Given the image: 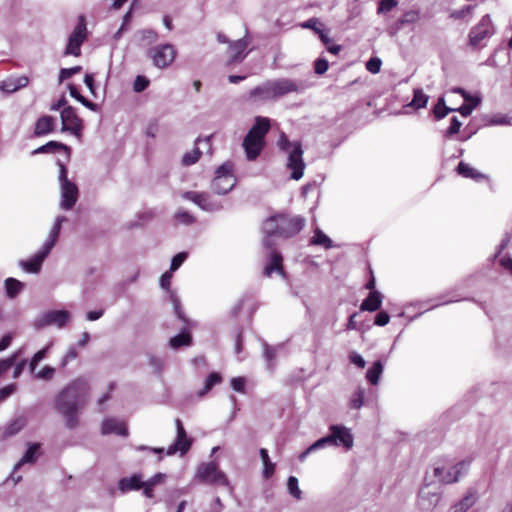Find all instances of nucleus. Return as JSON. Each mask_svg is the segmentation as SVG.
I'll return each mask as SVG.
<instances>
[{"label":"nucleus","instance_id":"c85d7f7f","mask_svg":"<svg viewBox=\"0 0 512 512\" xmlns=\"http://www.w3.org/2000/svg\"><path fill=\"white\" fill-rule=\"evenodd\" d=\"M476 500V492L469 491L459 502L451 507V512H466L475 504Z\"/></svg>","mask_w":512,"mask_h":512},{"label":"nucleus","instance_id":"5701e85b","mask_svg":"<svg viewBox=\"0 0 512 512\" xmlns=\"http://www.w3.org/2000/svg\"><path fill=\"white\" fill-rule=\"evenodd\" d=\"M101 432L104 435L117 434L123 437L128 436V429L124 422L116 418H107L102 422Z\"/></svg>","mask_w":512,"mask_h":512},{"label":"nucleus","instance_id":"c756f323","mask_svg":"<svg viewBox=\"0 0 512 512\" xmlns=\"http://www.w3.org/2000/svg\"><path fill=\"white\" fill-rule=\"evenodd\" d=\"M457 172L464 178H470L475 181H479L485 178V175L471 167L469 164L465 162H460L457 166Z\"/></svg>","mask_w":512,"mask_h":512},{"label":"nucleus","instance_id":"9b49d317","mask_svg":"<svg viewBox=\"0 0 512 512\" xmlns=\"http://www.w3.org/2000/svg\"><path fill=\"white\" fill-rule=\"evenodd\" d=\"M148 56L157 68L164 69L174 62L176 50L171 44H161L150 48Z\"/></svg>","mask_w":512,"mask_h":512},{"label":"nucleus","instance_id":"69168bd1","mask_svg":"<svg viewBox=\"0 0 512 512\" xmlns=\"http://www.w3.org/2000/svg\"><path fill=\"white\" fill-rule=\"evenodd\" d=\"M389 315L387 312L385 311H380L376 317H375V325H378V326H385L386 324L389 323Z\"/></svg>","mask_w":512,"mask_h":512},{"label":"nucleus","instance_id":"f03ea898","mask_svg":"<svg viewBox=\"0 0 512 512\" xmlns=\"http://www.w3.org/2000/svg\"><path fill=\"white\" fill-rule=\"evenodd\" d=\"M308 85L302 81L290 78H277L267 80L261 85L253 88L249 96L252 99L260 101L275 100L284 97L290 93H302Z\"/></svg>","mask_w":512,"mask_h":512},{"label":"nucleus","instance_id":"5fc2aeb1","mask_svg":"<svg viewBox=\"0 0 512 512\" xmlns=\"http://www.w3.org/2000/svg\"><path fill=\"white\" fill-rule=\"evenodd\" d=\"M461 125H462V123L458 120L457 117H455V116L452 117L450 126L448 127V129L445 132V136L451 137L452 135L458 133Z\"/></svg>","mask_w":512,"mask_h":512},{"label":"nucleus","instance_id":"20e7f679","mask_svg":"<svg viewBox=\"0 0 512 512\" xmlns=\"http://www.w3.org/2000/svg\"><path fill=\"white\" fill-rule=\"evenodd\" d=\"M270 129V120L266 117L257 116L255 123L248 131L243 140V148L245 150L246 158L249 161H254L260 155L264 148V138Z\"/></svg>","mask_w":512,"mask_h":512},{"label":"nucleus","instance_id":"774afa93","mask_svg":"<svg viewBox=\"0 0 512 512\" xmlns=\"http://www.w3.org/2000/svg\"><path fill=\"white\" fill-rule=\"evenodd\" d=\"M24 426V422L22 419H17L14 421L8 428H7V434L13 435L20 431L22 427Z\"/></svg>","mask_w":512,"mask_h":512},{"label":"nucleus","instance_id":"ddd939ff","mask_svg":"<svg viewBox=\"0 0 512 512\" xmlns=\"http://www.w3.org/2000/svg\"><path fill=\"white\" fill-rule=\"evenodd\" d=\"M494 33L491 18L488 14L484 15L480 22L474 26L468 35L469 45L472 48L482 46V41L491 37Z\"/></svg>","mask_w":512,"mask_h":512},{"label":"nucleus","instance_id":"1a4fd4ad","mask_svg":"<svg viewBox=\"0 0 512 512\" xmlns=\"http://www.w3.org/2000/svg\"><path fill=\"white\" fill-rule=\"evenodd\" d=\"M329 431L328 435L318 439L322 448L327 446H343L347 451L352 449L354 438L351 429L343 425H331Z\"/></svg>","mask_w":512,"mask_h":512},{"label":"nucleus","instance_id":"864d4df0","mask_svg":"<svg viewBox=\"0 0 512 512\" xmlns=\"http://www.w3.org/2000/svg\"><path fill=\"white\" fill-rule=\"evenodd\" d=\"M47 350H48V348H44L34 354L33 358L30 361V365H29L30 371L32 373L35 371L37 364L45 358Z\"/></svg>","mask_w":512,"mask_h":512},{"label":"nucleus","instance_id":"6e6552de","mask_svg":"<svg viewBox=\"0 0 512 512\" xmlns=\"http://www.w3.org/2000/svg\"><path fill=\"white\" fill-rule=\"evenodd\" d=\"M195 479L204 484L229 486V480L224 472H222L217 463L204 462L197 466Z\"/></svg>","mask_w":512,"mask_h":512},{"label":"nucleus","instance_id":"052dcab7","mask_svg":"<svg viewBox=\"0 0 512 512\" xmlns=\"http://www.w3.org/2000/svg\"><path fill=\"white\" fill-rule=\"evenodd\" d=\"M349 360L352 364L356 365L361 369H363L366 365V361L364 360V358L357 352H351L349 354Z\"/></svg>","mask_w":512,"mask_h":512},{"label":"nucleus","instance_id":"473e14b6","mask_svg":"<svg viewBox=\"0 0 512 512\" xmlns=\"http://www.w3.org/2000/svg\"><path fill=\"white\" fill-rule=\"evenodd\" d=\"M39 449V444L34 443L31 444L26 450L23 457L19 460V462L14 466V470L19 469L22 465L27 463H34L37 459V451Z\"/></svg>","mask_w":512,"mask_h":512},{"label":"nucleus","instance_id":"2eb2a0df","mask_svg":"<svg viewBox=\"0 0 512 512\" xmlns=\"http://www.w3.org/2000/svg\"><path fill=\"white\" fill-rule=\"evenodd\" d=\"M62 131L69 132L77 138H81L83 130V121L77 115L72 106L64 107L61 111Z\"/></svg>","mask_w":512,"mask_h":512},{"label":"nucleus","instance_id":"bf43d9fd","mask_svg":"<svg viewBox=\"0 0 512 512\" xmlns=\"http://www.w3.org/2000/svg\"><path fill=\"white\" fill-rule=\"evenodd\" d=\"M55 369L50 366H45L35 376L38 379L51 380L54 376Z\"/></svg>","mask_w":512,"mask_h":512},{"label":"nucleus","instance_id":"dca6fc26","mask_svg":"<svg viewBox=\"0 0 512 512\" xmlns=\"http://www.w3.org/2000/svg\"><path fill=\"white\" fill-rule=\"evenodd\" d=\"M175 426L176 438L174 442L167 448L166 453L167 455H173L177 452H180L181 455H184L189 451L192 445V440L187 436L182 421L179 418L175 420Z\"/></svg>","mask_w":512,"mask_h":512},{"label":"nucleus","instance_id":"4d7b16f0","mask_svg":"<svg viewBox=\"0 0 512 512\" xmlns=\"http://www.w3.org/2000/svg\"><path fill=\"white\" fill-rule=\"evenodd\" d=\"M329 64L326 59L319 58L314 63V71L318 75L324 74L328 70Z\"/></svg>","mask_w":512,"mask_h":512},{"label":"nucleus","instance_id":"a878e982","mask_svg":"<svg viewBox=\"0 0 512 512\" xmlns=\"http://www.w3.org/2000/svg\"><path fill=\"white\" fill-rule=\"evenodd\" d=\"M166 479H167L166 474L161 473V472L156 473L155 475H153L152 477H150L147 480L144 479L143 496L146 498H149V499L153 498L154 497V488L158 485L164 484Z\"/></svg>","mask_w":512,"mask_h":512},{"label":"nucleus","instance_id":"4468645a","mask_svg":"<svg viewBox=\"0 0 512 512\" xmlns=\"http://www.w3.org/2000/svg\"><path fill=\"white\" fill-rule=\"evenodd\" d=\"M182 198L193 202L201 210L206 212H217L223 208L220 201L213 199L212 196L206 192L186 191L182 193Z\"/></svg>","mask_w":512,"mask_h":512},{"label":"nucleus","instance_id":"7c9ffc66","mask_svg":"<svg viewBox=\"0 0 512 512\" xmlns=\"http://www.w3.org/2000/svg\"><path fill=\"white\" fill-rule=\"evenodd\" d=\"M429 100V96L424 93L420 88L414 89L413 99L408 103L407 107H412L416 110L425 108Z\"/></svg>","mask_w":512,"mask_h":512},{"label":"nucleus","instance_id":"f3484780","mask_svg":"<svg viewBox=\"0 0 512 512\" xmlns=\"http://www.w3.org/2000/svg\"><path fill=\"white\" fill-rule=\"evenodd\" d=\"M470 462V460L461 461L447 471L437 467L434 469V476L444 484L457 482L459 478L467 472Z\"/></svg>","mask_w":512,"mask_h":512},{"label":"nucleus","instance_id":"de8ad7c7","mask_svg":"<svg viewBox=\"0 0 512 512\" xmlns=\"http://www.w3.org/2000/svg\"><path fill=\"white\" fill-rule=\"evenodd\" d=\"M480 102H481V99H474V104H472V103L463 104L459 108L454 109V111H458L462 116L467 117L480 104Z\"/></svg>","mask_w":512,"mask_h":512},{"label":"nucleus","instance_id":"09e8293b","mask_svg":"<svg viewBox=\"0 0 512 512\" xmlns=\"http://www.w3.org/2000/svg\"><path fill=\"white\" fill-rule=\"evenodd\" d=\"M187 257H188V253H186V252H179L178 254H176L171 260L170 271L171 272L176 271L183 264V262L187 259Z\"/></svg>","mask_w":512,"mask_h":512},{"label":"nucleus","instance_id":"4be33fe9","mask_svg":"<svg viewBox=\"0 0 512 512\" xmlns=\"http://www.w3.org/2000/svg\"><path fill=\"white\" fill-rule=\"evenodd\" d=\"M250 41L244 37L242 39H239L237 41H233L230 43L228 52H229V60L228 63H240L242 62L245 57L246 53L245 50L247 49Z\"/></svg>","mask_w":512,"mask_h":512},{"label":"nucleus","instance_id":"393cba45","mask_svg":"<svg viewBox=\"0 0 512 512\" xmlns=\"http://www.w3.org/2000/svg\"><path fill=\"white\" fill-rule=\"evenodd\" d=\"M29 79L27 76L9 77L2 81L0 89L6 93H13L28 85Z\"/></svg>","mask_w":512,"mask_h":512},{"label":"nucleus","instance_id":"c03bdc74","mask_svg":"<svg viewBox=\"0 0 512 512\" xmlns=\"http://www.w3.org/2000/svg\"><path fill=\"white\" fill-rule=\"evenodd\" d=\"M201 154L202 153H201L200 149L198 147H196L192 151L187 152L183 155L182 164L185 166H190V165L195 164L199 160Z\"/></svg>","mask_w":512,"mask_h":512},{"label":"nucleus","instance_id":"8fccbe9b","mask_svg":"<svg viewBox=\"0 0 512 512\" xmlns=\"http://www.w3.org/2000/svg\"><path fill=\"white\" fill-rule=\"evenodd\" d=\"M381 65H382V62L380 60V58L378 57H373L371 59H369L366 63V69L370 72V73H373V74H377L380 72V69H381Z\"/></svg>","mask_w":512,"mask_h":512},{"label":"nucleus","instance_id":"603ef678","mask_svg":"<svg viewBox=\"0 0 512 512\" xmlns=\"http://www.w3.org/2000/svg\"><path fill=\"white\" fill-rule=\"evenodd\" d=\"M149 85V80L145 76H137L133 83V89L135 92L144 91Z\"/></svg>","mask_w":512,"mask_h":512},{"label":"nucleus","instance_id":"9d476101","mask_svg":"<svg viewBox=\"0 0 512 512\" xmlns=\"http://www.w3.org/2000/svg\"><path fill=\"white\" fill-rule=\"evenodd\" d=\"M236 185V179L233 176V164L225 162L215 171V177L211 183V189L218 195L229 193Z\"/></svg>","mask_w":512,"mask_h":512},{"label":"nucleus","instance_id":"13d9d810","mask_svg":"<svg viewBox=\"0 0 512 512\" xmlns=\"http://www.w3.org/2000/svg\"><path fill=\"white\" fill-rule=\"evenodd\" d=\"M245 383L246 381L244 377H234L231 379V387L239 393L245 392Z\"/></svg>","mask_w":512,"mask_h":512},{"label":"nucleus","instance_id":"6ab92c4d","mask_svg":"<svg viewBox=\"0 0 512 512\" xmlns=\"http://www.w3.org/2000/svg\"><path fill=\"white\" fill-rule=\"evenodd\" d=\"M71 314L66 310H50L43 313L39 319L42 326L54 325L63 328L70 321Z\"/></svg>","mask_w":512,"mask_h":512},{"label":"nucleus","instance_id":"e2e57ef3","mask_svg":"<svg viewBox=\"0 0 512 512\" xmlns=\"http://www.w3.org/2000/svg\"><path fill=\"white\" fill-rule=\"evenodd\" d=\"M319 449H322V446L319 442V440L315 441L312 445H310L306 450H304L300 455H299V460L301 462H303L306 457L312 453L313 451H316V450H319Z\"/></svg>","mask_w":512,"mask_h":512},{"label":"nucleus","instance_id":"412c9836","mask_svg":"<svg viewBox=\"0 0 512 512\" xmlns=\"http://www.w3.org/2000/svg\"><path fill=\"white\" fill-rule=\"evenodd\" d=\"M118 490L122 494L131 491H144V476L141 473H134L128 477H123L118 481Z\"/></svg>","mask_w":512,"mask_h":512},{"label":"nucleus","instance_id":"a211bd4d","mask_svg":"<svg viewBox=\"0 0 512 512\" xmlns=\"http://www.w3.org/2000/svg\"><path fill=\"white\" fill-rule=\"evenodd\" d=\"M280 222V236L291 237L298 234L304 227L305 219L300 216L289 217L278 215Z\"/></svg>","mask_w":512,"mask_h":512},{"label":"nucleus","instance_id":"f704fd0d","mask_svg":"<svg viewBox=\"0 0 512 512\" xmlns=\"http://www.w3.org/2000/svg\"><path fill=\"white\" fill-rule=\"evenodd\" d=\"M310 243L312 245L323 246L326 249H330L333 247L332 240L320 229H316L314 236L312 237Z\"/></svg>","mask_w":512,"mask_h":512},{"label":"nucleus","instance_id":"0eeeda50","mask_svg":"<svg viewBox=\"0 0 512 512\" xmlns=\"http://www.w3.org/2000/svg\"><path fill=\"white\" fill-rule=\"evenodd\" d=\"M57 164L59 166L58 180L61 192L60 207L63 210H71L78 200L79 190L77 185L68 179L66 166L61 161H58Z\"/></svg>","mask_w":512,"mask_h":512},{"label":"nucleus","instance_id":"680f3d73","mask_svg":"<svg viewBox=\"0 0 512 512\" xmlns=\"http://www.w3.org/2000/svg\"><path fill=\"white\" fill-rule=\"evenodd\" d=\"M77 357H78V352H77L76 348L70 347L61 361V366L65 367L70 361L76 359Z\"/></svg>","mask_w":512,"mask_h":512},{"label":"nucleus","instance_id":"338daca9","mask_svg":"<svg viewBox=\"0 0 512 512\" xmlns=\"http://www.w3.org/2000/svg\"><path fill=\"white\" fill-rule=\"evenodd\" d=\"M221 381L222 377L220 376V374L213 372L210 373L209 376L206 378L205 383L209 384V386L212 389L215 385L221 383Z\"/></svg>","mask_w":512,"mask_h":512},{"label":"nucleus","instance_id":"a19ab883","mask_svg":"<svg viewBox=\"0 0 512 512\" xmlns=\"http://www.w3.org/2000/svg\"><path fill=\"white\" fill-rule=\"evenodd\" d=\"M454 111L453 108H449L445 105L444 98H439L437 104L434 106L433 113L436 119H442L446 117L450 112Z\"/></svg>","mask_w":512,"mask_h":512},{"label":"nucleus","instance_id":"58836bf2","mask_svg":"<svg viewBox=\"0 0 512 512\" xmlns=\"http://www.w3.org/2000/svg\"><path fill=\"white\" fill-rule=\"evenodd\" d=\"M365 390L362 387H358L350 399V407L352 409H360L364 404Z\"/></svg>","mask_w":512,"mask_h":512},{"label":"nucleus","instance_id":"bb28decb","mask_svg":"<svg viewBox=\"0 0 512 512\" xmlns=\"http://www.w3.org/2000/svg\"><path fill=\"white\" fill-rule=\"evenodd\" d=\"M382 303V294L379 291H371L366 299L361 303L362 311L374 312L378 310Z\"/></svg>","mask_w":512,"mask_h":512},{"label":"nucleus","instance_id":"c9c22d12","mask_svg":"<svg viewBox=\"0 0 512 512\" xmlns=\"http://www.w3.org/2000/svg\"><path fill=\"white\" fill-rule=\"evenodd\" d=\"M260 457L263 461L264 469H263V476L268 479L270 478L274 471H275V465L270 461L268 451L265 448H261L259 451Z\"/></svg>","mask_w":512,"mask_h":512},{"label":"nucleus","instance_id":"49530a36","mask_svg":"<svg viewBox=\"0 0 512 512\" xmlns=\"http://www.w3.org/2000/svg\"><path fill=\"white\" fill-rule=\"evenodd\" d=\"M81 69H82L81 66H74L71 68H62L59 73V83H62L64 80L79 73L81 71Z\"/></svg>","mask_w":512,"mask_h":512},{"label":"nucleus","instance_id":"a18cd8bd","mask_svg":"<svg viewBox=\"0 0 512 512\" xmlns=\"http://www.w3.org/2000/svg\"><path fill=\"white\" fill-rule=\"evenodd\" d=\"M264 357L268 363V368L270 370L274 367V361L276 358V348L269 346L268 344H264Z\"/></svg>","mask_w":512,"mask_h":512},{"label":"nucleus","instance_id":"aec40b11","mask_svg":"<svg viewBox=\"0 0 512 512\" xmlns=\"http://www.w3.org/2000/svg\"><path fill=\"white\" fill-rule=\"evenodd\" d=\"M440 500V494L437 491H431L428 485H424L418 493V507L423 511L433 510Z\"/></svg>","mask_w":512,"mask_h":512},{"label":"nucleus","instance_id":"e433bc0d","mask_svg":"<svg viewBox=\"0 0 512 512\" xmlns=\"http://www.w3.org/2000/svg\"><path fill=\"white\" fill-rule=\"evenodd\" d=\"M192 338L189 333L182 332L170 339V346L173 349H178L182 346H188L191 344Z\"/></svg>","mask_w":512,"mask_h":512},{"label":"nucleus","instance_id":"3c124183","mask_svg":"<svg viewBox=\"0 0 512 512\" xmlns=\"http://www.w3.org/2000/svg\"><path fill=\"white\" fill-rule=\"evenodd\" d=\"M17 354H13L11 357L0 361V376L6 373L15 364Z\"/></svg>","mask_w":512,"mask_h":512},{"label":"nucleus","instance_id":"ea45409f","mask_svg":"<svg viewBox=\"0 0 512 512\" xmlns=\"http://www.w3.org/2000/svg\"><path fill=\"white\" fill-rule=\"evenodd\" d=\"M317 34L321 39L322 43L326 46L328 52L336 55L340 52L341 46L336 44H331V39L328 34L324 30H317Z\"/></svg>","mask_w":512,"mask_h":512},{"label":"nucleus","instance_id":"2f4dec72","mask_svg":"<svg viewBox=\"0 0 512 512\" xmlns=\"http://www.w3.org/2000/svg\"><path fill=\"white\" fill-rule=\"evenodd\" d=\"M24 288V284L15 278L5 280V291L9 298H15Z\"/></svg>","mask_w":512,"mask_h":512},{"label":"nucleus","instance_id":"0e129e2a","mask_svg":"<svg viewBox=\"0 0 512 512\" xmlns=\"http://www.w3.org/2000/svg\"><path fill=\"white\" fill-rule=\"evenodd\" d=\"M452 92L460 94L464 100L468 103L474 104V99H481L479 96H472L466 90L460 87H456L452 89Z\"/></svg>","mask_w":512,"mask_h":512},{"label":"nucleus","instance_id":"39448f33","mask_svg":"<svg viewBox=\"0 0 512 512\" xmlns=\"http://www.w3.org/2000/svg\"><path fill=\"white\" fill-rule=\"evenodd\" d=\"M278 147L280 150L288 154L287 168L291 171L290 178L300 180L303 177L305 163L303 160V149L298 141L291 142L287 136L282 133L278 139Z\"/></svg>","mask_w":512,"mask_h":512},{"label":"nucleus","instance_id":"f257e3e1","mask_svg":"<svg viewBox=\"0 0 512 512\" xmlns=\"http://www.w3.org/2000/svg\"><path fill=\"white\" fill-rule=\"evenodd\" d=\"M89 393L88 382L78 378L70 382L55 399L56 409L65 418V425L69 429L78 426V411L85 405Z\"/></svg>","mask_w":512,"mask_h":512},{"label":"nucleus","instance_id":"f8f14e48","mask_svg":"<svg viewBox=\"0 0 512 512\" xmlns=\"http://www.w3.org/2000/svg\"><path fill=\"white\" fill-rule=\"evenodd\" d=\"M87 38V28L84 16H79L78 23L68 38L65 55L80 56L81 45Z\"/></svg>","mask_w":512,"mask_h":512},{"label":"nucleus","instance_id":"4c0bfd02","mask_svg":"<svg viewBox=\"0 0 512 512\" xmlns=\"http://www.w3.org/2000/svg\"><path fill=\"white\" fill-rule=\"evenodd\" d=\"M287 490L296 500L302 499V491L298 485V479L295 476H289L287 480Z\"/></svg>","mask_w":512,"mask_h":512},{"label":"nucleus","instance_id":"79ce46f5","mask_svg":"<svg viewBox=\"0 0 512 512\" xmlns=\"http://www.w3.org/2000/svg\"><path fill=\"white\" fill-rule=\"evenodd\" d=\"M421 19V13L419 10H410L403 14L399 20L401 25L415 24Z\"/></svg>","mask_w":512,"mask_h":512},{"label":"nucleus","instance_id":"cd10ccee","mask_svg":"<svg viewBox=\"0 0 512 512\" xmlns=\"http://www.w3.org/2000/svg\"><path fill=\"white\" fill-rule=\"evenodd\" d=\"M59 150H64L67 153V157H69L70 148L60 142H57V141H49L46 144L38 147L37 149L32 151V155L42 154V153H55Z\"/></svg>","mask_w":512,"mask_h":512},{"label":"nucleus","instance_id":"7ed1b4c3","mask_svg":"<svg viewBox=\"0 0 512 512\" xmlns=\"http://www.w3.org/2000/svg\"><path fill=\"white\" fill-rule=\"evenodd\" d=\"M279 216H271L267 218L262 225L263 240L262 245L265 249L269 250L268 260L269 262L264 268V275L269 277L273 272H278L284 275L282 268V256L279 252L274 249L275 237L280 236V222L278 221Z\"/></svg>","mask_w":512,"mask_h":512},{"label":"nucleus","instance_id":"37998d69","mask_svg":"<svg viewBox=\"0 0 512 512\" xmlns=\"http://www.w3.org/2000/svg\"><path fill=\"white\" fill-rule=\"evenodd\" d=\"M174 219L180 223V224H184V225H191L193 224L195 221H196V218L195 216H193L192 214H190L188 211L186 210H183V209H179L175 215H174Z\"/></svg>","mask_w":512,"mask_h":512},{"label":"nucleus","instance_id":"72a5a7b5","mask_svg":"<svg viewBox=\"0 0 512 512\" xmlns=\"http://www.w3.org/2000/svg\"><path fill=\"white\" fill-rule=\"evenodd\" d=\"M383 373V365L381 361H376L366 372V379L372 384L377 385Z\"/></svg>","mask_w":512,"mask_h":512},{"label":"nucleus","instance_id":"6e6d98bb","mask_svg":"<svg viewBox=\"0 0 512 512\" xmlns=\"http://www.w3.org/2000/svg\"><path fill=\"white\" fill-rule=\"evenodd\" d=\"M397 3V0H381L378 7V13H387L391 11Z\"/></svg>","mask_w":512,"mask_h":512},{"label":"nucleus","instance_id":"b1692460","mask_svg":"<svg viewBox=\"0 0 512 512\" xmlns=\"http://www.w3.org/2000/svg\"><path fill=\"white\" fill-rule=\"evenodd\" d=\"M55 122V118L49 115L38 118L34 126V135L37 137L48 135L54 130Z\"/></svg>","mask_w":512,"mask_h":512},{"label":"nucleus","instance_id":"423d86ee","mask_svg":"<svg viewBox=\"0 0 512 512\" xmlns=\"http://www.w3.org/2000/svg\"><path fill=\"white\" fill-rule=\"evenodd\" d=\"M64 221H66V218L64 216L57 217L48 235V238L46 239L38 253L32 259L21 262V266L25 271L29 273H37L40 270L43 260L50 253V251L56 243V240L61 230V225Z\"/></svg>","mask_w":512,"mask_h":512}]
</instances>
